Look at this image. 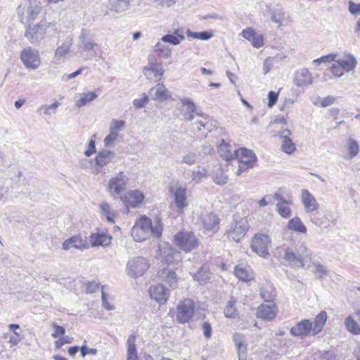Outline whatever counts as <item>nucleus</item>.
Segmentation results:
<instances>
[{
  "label": "nucleus",
  "mask_w": 360,
  "mask_h": 360,
  "mask_svg": "<svg viewBox=\"0 0 360 360\" xmlns=\"http://www.w3.org/2000/svg\"><path fill=\"white\" fill-rule=\"evenodd\" d=\"M162 225L159 219L153 222L146 217H141L131 229V236L137 242H142L148 239L150 236L159 238L162 235Z\"/></svg>",
  "instance_id": "f257e3e1"
},
{
  "label": "nucleus",
  "mask_w": 360,
  "mask_h": 360,
  "mask_svg": "<svg viewBox=\"0 0 360 360\" xmlns=\"http://www.w3.org/2000/svg\"><path fill=\"white\" fill-rule=\"evenodd\" d=\"M57 33L56 22L41 20L38 23L30 25L25 37L31 44L39 45L46 37H53Z\"/></svg>",
  "instance_id": "f03ea898"
},
{
  "label": "nucleus",
  "mask_w": 360,
  "mask_h": 360,
  "mask_svg": "<svg viewBox=\"0 0 360 360\" xmlns=\"http://www.w3.org/2000/svg\"><path fill=\"white\" fill-rule=\"evenodd\" d=\"M311 251L305 244H301L293 250L292 248L284 249L283 259L293 268H306L310 266L312 260Z\"/></svg>",
  "instance_id": "7ed1b4c3"
},
{
  "label": "nucleus",
  "mask_w": 360,
  "mask_h": 360,
  "mask_svg": "<svg viewBox=\"0 0 360 360\" xmlns=\"http://www.w3.org/2000/svg\"><path fill=\"white\" fill-rule=\"evenodd\" d=\"M248 229L249 224L245 217L234 216L233 221L227 227L226 234L229 239L238 243L245 237Z\"/></svg>",
  "instance_id": "20e7f679"
},
{
  "label": "nucleus",
  "mask_w": 360,
  "mask_h": 360,
  "mask_svg": "<svg viewBox=\"0 0 360 360\" xmlns=\"http://www.w3.org/2000/svg\"><path fill=\"white\" fill-rule=\"evenodd\" d=\"M129 179L124 172L115 174L106 185V191L113 198L124 191L129 185Z\"/></svg>",
  "instance_id": "39448f33"
},
{
  "label": "nucleus",
  "mask_w": 360,
  "mask_h": 360,
  "mask_svg": "<svg viewBox=\"0 0 360 360\" xmlns=\"http://www.w3.org/2000/svg\"><path fill=\"white\" fill-rule=\"evenodd\" d=\"M174 244L181 250L188 252L198 246V240L192 232L181 231L174 236Z\"/></svg>",
  "instance_id": "423d86ee"
},
{
  "label": "nucleus",
  "mask_w": 360,
  "mask_h": 360,
  "mask_svg": "<svg viewBox=\"0 0 360 360\" xmlns=\"http://www.w3.org/2000/svg\"><path fill=\"white\" fill-rule=\"evenodd\" d=\"M235 157L238 160V169L236 175L240 176L243 172L252 168L257 160V157L252 150L247 148H240L235 150Z\"/></svg>",
  "instance_id": "0eeeda50"
},
{
  "label": "nucleus",
  "mask_w": 360,
  "mask_h": 360,
  "mask_svg": "<svg viewBox=\"0 0 360 360\" xmlns=\"http://www.w3.org/2000/svg\"><path fill=\"white\" fill-rule=\"evenodd\" d=\"M271 239L266 234L256 233L251 241V250L258 256L266 258L269 255Z\"/></svg>",
  "instance_id": "6e6552de"
},
{
  "label": "nucleus",
  "mask_w": 360,
  "mask_h": 360,
  "mask_svg": "<svg viewBox=\"0 0 360 360\" xmlns=\"http://www.w3.org/2000/svg\"><path fill=\"white\" fill-rule=\"evenodd\" d=\"M195 310L194 302L191 299L181 301L176 307V321L180 323H188L193 318Z\"/></svg>",
  "instance_id": "1a4fd4ad"
},
{
  "label": "nucleus",
  "mask_w": 360,
  "mask_h": 360,
  "mask_svg": "<svg viewBox=\"0 0 360 360\" xmlns=\"http://www.w3.org/2000/svg\"><path fill=\"white\" fill-rule=\"evenodd\" d=\"M20 58L24 66L27 69L37 70L41 65L39 51L30 46L21 51Z\"/></svg>",
  "instance_id": "9d476101"
},
{
  "label": "nucleus",
  "mask_w": 360,
  "mask_h": 360,
  "mask_svg": "<svg viewBox=\"0 0 360 360\" xmlns=\"http://www.w3.org/2000/svg\"><path fill=\"white\" fill-rule=\"evenodd\" d=\"M148 267V262L145 258L136 257L128 261L126 271L129 276L137 278L141 276Z\"/></svg>",
  "instance_id": "9b49d317"
},
{
  "label": "nucleus",
  "mask_w": 360,
  "mask_h": 360,
  "mask_svg": "<svg viewBox=\"0 0 360 360\" xmlns=\"http://www.w3.org/2000/svg\"><path fill=\"white\" fill-rule=\"evenodd\" d=\"M169 192L174 198L177 212H184L185 208L188 206L186 197V188L180 185H174L169 188Z\"/></svg>",
  "instance_id": "f8f14e48"
},
{
  "label": "nucleus",
  "mask_w": 360,
  "mask_h": 360,
  "mask_svg": "<svg viewBox=\"0 0 360 360\" xmlns=\"http://www.w3.org/2000/svg\"><path fill=\"white\" fill-rule=\"evenodd\" d=\"M143 75L150 82H157L162 79L165 73L162 65L157 61H149L143 68Z\"/></svg>",
  "instance_id": "ddd939ff"
},
{
  "label": "nucleus",
  "mask_w": 360,
  "mask_h": 360,
  "mask_svg": "<svg viewBox=\"0 0 360 360\" xmlns=\"http://www.w3.org/2000/svg\"><path fill=\"white\" fill-rule=\"evenodd\" d=\"M158 255L168 264H174L181 259L180 252L167 243L160 244Z\"/></svg>",
  "instance_id": "4468645a"
},
{
  "label": "nucleus",
  "mask_w": 360,
  "mask_h": 360,
  "mask_svg": "<svg viewBox=\"0 0 360 360\" xmlns=\"http://www.w3.org/2000/svg\"><path fill=\"white\" fill-rule=\"evenodd\" d=\"M144 194L139 190L130 191L120 196V199L127 207H138L143 200Z\"/></svg>",
  "instance_id": "2eb2a0df"
},
{
  "label": "nucleus",
  "mask_w": 360,
  "mask_h": 360,
  "mask_svg": "<svg viewBox=\"0 0 360 360\" xmlns=\"http://www.w3.org/2000/svg\"><path fill=\"white\" fill-rule=\"evenodd\" d=\"M148 94L153 101L158 103H162L172 98V93L162 83H158L150 88Z\"/></svg>",
  "instance_id": "dca6fc26"
},
{
  "label": "nucleus",
  "mask_w": 360,
  "mask_h": 360,
  "mask_svg": "<svg viewBox=\"0 0 360 360\" xmlns=\"http://www.w3.org/2000/svg\"><path fill=\"white\" fill-rule=\"evenodd\" d=\"M290 333L295 337L305 338L313 335L312 323L309 319H303L292 326Z\"/></svg>",
  "instance_id": "f3484780"
},
{
  "label": "nucleus",
  "mask_w": 360,
  "mask_h": 360,
  "mask_svg": "<svg viewBox=\"0 0 360 360\" xmlns=\"http://www.w3.org/2000/svg\"><path fill=\"white\" fill-rule=\"evenodd\" d=\"M22 6H27V15L31 20L35 19L41 11V4L37 0H23L17 8L19 14L24 12V8H22Z\"/></svg>",
  "instance_id": "a211bd4d"
},
{
  "label": "nucleus",
  "mask_w": 360,
  "mask_h": 360,
  "mask_svg": "<svg viewBox=\"0 0 360 360\" xmlns=\"http://www.w3.org/2000/svg\"><path fill=\"white\" fill-rule=\"evenodd\" d=\"M301 201L307 213L315 212L319 208L316 199L307 189H302L301 191Z\"/></svg>",
  "instance_id": "6ab92c4d"
},
{
  "label": "nucleus",
  "mask_w": 360,
  "mask_h": 360,
  "mask_svg": "<svg viewBox=\"0 0 360 360\" xmlns=\"http://www.w3.org/2000/svg\"><path fill=\"white\" fill-rule=\"evenodd\" d=\"M219 222V218L211 212L202 214L200 217V225L206 231H217Z\"/></svg>",
  "instance_id": "aec40b11"
},
{
  "label": "nucleus",
  "mask_w": 360,
  "mask_h": 360,
  "mask_svg": "<svg viewBox=\"0 0 360 360\" xmlns=\"http://www.w3.org/2000/svg\"><path fill=\"white\" fill-rule=\"evenodd\" d=\"M150 297L160 304H165L169 296V292L164 285L158 284L150 288Z\"/></svg>",
  "instance_id": "412c9836"
},
{
  "label": "nucleus",
  "mask_w": 360,
  "mask_h": 360,
  "mask_svg": "<svg viewBox=\"0 0 360 360\" xmlns=\"http://www.w3.org/2000/svg\"><path fill=\"white\" fill-rule=\"evenodd\" d=\"M98 97V94L96 91H86L82 93L77 94L75 96V107L81 108L94 101Z\"/></svg>",
  "instance_id": "4be33fe9"
},
{
  "label": "nucleus",
  "mask_w": 360,
  "mask_h": 360,
  "mask_svg": "<svg viewBox=\"0 0 360 360\" xmlns=\"http://www.w3.org/2000/svg\"><path fill=\"white\" fill-rule=\"evenodd\" d=\"M291 131L289 129H285L281 132V149L286 154L291 155L296 150V146L292 139L289 137Z\"/></svg>",
  "instance_id": "5701e85b"
},
{
  "label": "nucleus",
  "mask_w": 360,
  "mask_h": 360,
  "mask_svg": "<svg viewBox=\"0 0 360 360\" xmlns=\"http://www.w3.org/2000/svg\"><path fill=\"white\" fill-rule=\"evenodd\" d=\"M112 237L103 232L92 233L89 236V241L92 247L107 246L111 243Z\"/></svg>",
  "instance_id": "b1692460"
},
{
  "label": "nucleus",
  "mask_w": 360,
  "mask_h": 360,
  "mask_svg": "<svg viewBox=\"0 0 360 360\" xmlns=\"http://www.w3.org/2000/svg\"><path fill=\"white\" fill-rule=\"evenodd\" d=\"M182 106L186 107V110H183V116L187 121H192L194 118V113L201 115L200 113L196 112V105L194 102L188 98H180Z\"/></svg>",
  "instance_id": "393cba45"
},
{
  "label": "nucleus",
  "mask_w": 360,
  "mask_h": 360,
  "mask_svg": "<svg viewBox=\"0 0 360 360\" xmlns=\"http://www.w3.org/2000/svg\"><path fill=\"white\" fill-rule=\"evenodd\" d=\"M234 274L239 280L244 282H248L254 278V274L250 266L243 264L235 266Z\"/></svg>",
  "instance_id": "a878e982"
},
{
  "label": "nucleus",
  "mask_w": 360,
  "mask_h": 360,
  "mask_svg": "<svg viewBox=\"0 0 360 360\" xmlns=\"http://www.w3.org/2000/svg\"><path fill=\"white\" fill-rule=\"evenodd\" d=\"M277 308L274 304H261L257 308V316L264 320H272L276 315Z\"/></svg>",
  "instance_id": "bb28decb"
},
{
  "label": "nucleus",
  "mask_w": 360,
  "mask_h": 360,
  "mask_svg": "<svg viewBox=\"0 0 360 360\" xmlns=\"http://www.w3.org/2000/svg\"><path fill=\"white\" fill-rule=\"evenodd\" d=\"M63 248L64 250L71 248L83 250L89 248V244L86 240L75 236L65 240L63 243Z\"/></svg>",
  "instance_id": "cd10ccee"
},
{
  "label": "nucleus",
  "mask_w": 360,
  "mask_h": 360,
  "mask_svg": "<svg viewBox=\"0 0 360 360\" xmlns=\"http://www.w3.org/2000/svg\"><path fill=\"white\" fill-rule=\"evenodd\" d=\"M115 157V154L113 151L109 150H102L98 151L95 157V163L97 167L102 168L107 165Z\"/></svg>",
  "instance_id": "c85d7f7f"
},
{
  "label": "nucleus",
  "mask_w": 360,
  "mask_h": 360,
  "mask_svg": "<svg viewBox=\"0 0 360 360\" xmlns=\"http://www.w3.org/2000/svg\"><path fill=\"white\" fill-rule=\"evenodd\" d=\"M345 149L347 153L343 155V158L346 160H350L359 154L360 151V146L357 141L353 138H349L347 140Z\"/></svg>",
  "instance_id": "c756f323"
},
{
  "label": "nucleus",
  "mask_w": 360,
  "mask_h": 360,
  "mask_svg": "<svg viewBox=\"0 0 360 360\" xmlns=\"http://www.w3.org/2000/svg\"><path fill=\"white\" fill-rule=\"evenodd\" d=\"M71 46L72 42L70 41H65L59 46L54 53L53 62L55 64L64 62V57L70 53Z\"/></svg>",
  "instance_id": "7c9ffc66"
},
{
  "label": "nucleus",
  "mask_w": 360,
  "mask_h": 360,
  "mask_svg": "<svg viewBox=\"0 0 360 360\" xmlns=\"http://www.w3.org/2000/svg\"><path fill=\"white\" fill-rule=\"evenodd\" d=\"M334 61L339 63L343 70L347 72L354 71L357 65V60L352 54L345 55L338 59L335 58Z\"/></svg>",
  "instance_id": "2f4dec72"
},
{
  "label": "nucleus",
  "mask_w": 360,
  "mask_h": 360,
  "mask_svg": "<svg viewBox=\"0 0 360 360\" xmlns=\"http://www.w3.org/2000/svg\"><path fill=\"white\" fill-rule=\"evenodd\" d=\"M313 79L311 74L308 69L302 68L295 73V83L297 86H301L312 84Z\"/></svg>",
  "instance_id": "473e14b6"
},
{
  "label": "nucleus",
  "mask_w": 360,
  "mask_h": 360,
  "mask_svg": "<svg viewBox=\"0 0 360 360\" xmlns=\"http://www.w3.org/2000/svg\"><path fill=\"white\" fill-rule=\"evenodd\" d=\"M185 37L182 29H175L172 34H167L161 37L160 40L165 43H169L172 45H178Z\"/></svg>",
  "instance_id": "72a5a7b5"
},
{
  "label": "nucleus",
  "mask_w": 360,
  "mask_h": 360,
  "mask_svg": "<svg viewBox=\"0 0 360 360\" xmlns=\"http://www.w3.org/2000/svg\"><path fill=\"white\" fill-rule=\"evenodd\" d=\"M287 228L288 230L298 233L305 234L307 231V226L298 217H295L290 219L288 222Z\"/></svg>",
  "instance_id": "f704fd0d"
},
{
  "label": "nucleus",
  "mask_w": 360,
  "mask_h": 360,
  "mask_svg": "<svg viewBox=\"0 0 360 360\" xmlns=\"http://www.w3.org/2000/svg\"><path fill=\"white\" fill-rule=\"evenodd\" d=\"M327 319L328 315L325 311H321L316 316L314 325L312 324L313 336L322 331Z\"/></svg>",
  "instance_id": "c9c22d12"
},
{
  "label": "nucleus",
  "mask_w": 360,
  "mask_h": 360,
  "mask_svg": "<svg viewBox=\"0 0 360 360\" xmlns=\"http://www.w3.org/2000/svg\"><path fill=\"white\" fill-rule=\"evenodd\" d=\"M159 277L162 281L169 284L171 288H175L176 286L178 278L174 271L167 268L164 269L159 273Z\"/></svg>",
  "instance_id": "e433bc0d"
},
{
  "label": "nucleus",
  "mask_w": 360,
  "mask_h": 360,
  "mask_svg": "<svg viewBox=\"0 0 360 360\" xmlns=\"http://www.w3.org/2000/svg\"><path fill=\"white\" fill-rule=\"evenodd\" d=\"M136 336L133 334L130 335L127 340V360H137L138 352L136 350Z\"/></svg>",
  "instance_id": "4c0bfd02"
},
{
  "label": "nucleus",
  "mask_w": 360,
  "mask_h": 360,
  "mask_svg": "<svg viewBox=\"0 0 360 360\" xmlns=\"http://www.w3.org/2000/svg\"><path fill=\"white\" fill-rule=\"evenodd\" d=\"M235 150H233L230 144L226 143L224 140L221 141L218 147L220 156L225 160H232L235 157Z\"/></svg>",
  "instance_id": "58836bf2"
},
{
  "label": "nucleus",
  "mask_w": 360,
  "mask_h": 360,
  "mask_svg": "<svg viewBox=\"0 0 360 360\" xmlns=\"http://www.w3.org/2000/svg\"><path fill=\"white\" fill-rule=\"evenodd\" d=\"M193 279L200 284H204L211 278V273L209 268L203 265L193 274Z\"/></svg>",
  "instance_id": "ea45409f"
},
{
  "label": "nucleus",
  "mask_w": 360,
  "mask_h": 360,
  "mask_svg": "<svg viewBox=\"0 0 360 360\" xmlns=\"http://www.w3.org/2000/svg\"><path fill=\"white\" fill-rule=\"evenodd\" d=\"M60 105V103L56 101L49 105H42L38 108L37 113H39V115H41L43 117H50L53 114H55V111Z\"/></svg>",
  "instance_id": "a19ab883"
},
{
  "label": "nucleus",
  "mask_w": 360,
  "mask_h": 360,
  "mask_svg": "<svg viewBox=\"0 0 360 360\" xmlns=\"http://www.w3.org/2000/svg\"><path fill=\"white\" fill-rule=\"evenodd\" d=\"M131 0H109L110 10L117 13L127 11L129 8Z\"/></svg>",
  "instance_id": "79ce46f5"
},
{
  "label": "nucleus",
  "mask_w": 360,
  "mask_h": 360,
  "mask_svg": "<svg viewBox=\"0 0 360 360\" xmlns=\"http://www.w3.org/2000/svg\"><path fill=\"white\" fill-rule=\"evenodd\" d=\"M285 12L281 6H277L271 11V20L276 24L278 27L282 25L284 20Z\"/></svg>",
  "instance_id": "37998d69"
},
{
  "label": "nucleus",
  "mask_w": 360,
  "mask_h": 360,
  "mask_svg": "<svg viewBox=\"0 0 360 360\" xmlns=\"http://www.w3.org/2000/svg\"><path fill=\"white\" fill-rule=\"evenodd\" d=\"M261 297L266 302H272L276 297V291L271 285L263 286L260 288Z\"/></svg>",
  "instance_id": "c03bdc74"
},
{
  "label": "nucleus",
  "mask_w": 360,
  "mask_h": 360,
  "mask_svg": "<svg viewBox=\"0 0 360 360\" xmlns=\"http://www.w3.org/2000/svg\"><path fill=\"white\" fill-rule=\"evenodd\" d=\"M346 329L353 335H360V326L352 316H347L345 320Z\"/></svg>",
  "instance_id": "a18cd8bd"
},
{
  "label": "nucleus",
  "mask_w": 360,
  "mask_h": 360,
  "mask_svg": "<svg viewBox=\"0 0 360 360\" xmlns=\"http://www.w3.org/2000/svg\"><path fill=\"white\" fill-rule=\"evenodd\" d=\"M207 174V170L205 167L198 166L192 172V181L195 184H199L206 179Z\"/></svg>",
  "instance_id": "49530a36"
},
{
  "label": "nucleus",
  "mask_w": 360,
  "mask_h": 360,
  "mask_svg": "<svg viewBox=\"0 0 360 360\" xmlns=\"http://www.w3.org/2000/svg\"><path fill=\"white\" fill-rule=\"evenodd\" d=\"M99 207L101 213L105 217L108 221L113 224L115 222V212L111 209L110 205L108 202H103L100 204Z\"/></svg>",
  "instance_id": "de8ad7c7"
},
{
  "label": "nucleus",
  "mask_w": 360,
  "mask_h": 360,
  "mask_svg": "<svg viewBox=\"0 0 360 360\" xmlns=\"http://www.w3.org/2000/svg\"><path fill=\"white\" fill-rule=\"evenodd\" d=\"M236 300H230L227 302L224 309V315L227 318H236L238 316V310L236 307Z\"/></svg>",
  "instance_id": "09e8293b"
},
{
  "label": "nucleus",
  "mask_w": 360,
  "mask_h": 360,
  "mask_svg": "<svg viewBox=\"0 0 360 360\" xmlns=\"http://www.w3.org/2000/svg\"><path fill=\"white\" fill-rule=\"evenodd\" d=\"M155 51L161 58L167 59L172 56V50L169 46H163L160 43L155 45Z\"/></svg>",
  "instance_id": "8fccbe9b"
},
{
  "label": "nucleus",
  "mask_w": 360,
  "mask_h": 360,
  "mask_svg": "<svg viewBox=\"0 0 360 360\" xmlns=\"http://www.w3.org/2000/svg\"><path fill=\"white\" fill-rule=\"evenodd\" d=\"M228 176L221 170L220 167H218L213 177L214 182L217 185L222 186L228 182Z\"/></svg>",
  "instance_id": "3c124183"
},
{
  "label": "nucleus",
  "mask_w": 360,
  "mask_h": 360,
  "mask_svg": "<svg viewBox=\"0 0 360 360\" xmlns=\"http://www.w3.org/2000/svg\"><path fill=\"white\" fill-rule=\"evenodd\" d=\"M83 49L86 51H92L94 53L93 55L94 58L100 57L99 53L101 51V46L98 44L94 43L92 40L84 41Z\"/></svg>",
  "instance_id": "603ef678"
},
{
  "label": "nucleus",
  "mask_w": 360,
  "mask_h": 360,
  "mask_svg": "<svg viewBox=\"0 0 360 360\" xmlns=\"http://www.w3.org/2000/svg\"><path fill=\"white\" fill-rule=\"evenodd\" d=\"M313 272L319 279H323L328 274V270L326 266L321 263H313Z\"/></svg>",
  "instance_id": "864d4df0"
},
{
  "label": "nucleus",
  "mask_w": 360,
  "mask_h": 360,
  "mask_svg": "<svg viewBox=\"0 0 360 360\" xmlns=\"http://www.w3.org/2000/svg\"><path fill=\"white\" fill-rule=\"evenodd\" d=\"M289 204L276 203V207L278 214L283 218H289L292 215V210Z\"/></svg>",
  "instance_id": "5fc2aeb1"
},
{
  "label": "nucleus",
  "mask_w": 360,
  "mask_h": 360,
  "mask_svg": "<svg viewBox=\"0 0 360 360\" xmlns=\"http://www.w3.org/2000/svg\"><path fill=\"white\" fill-rule=\"evenodd\" d=\"M186 36L188 37H191L193 39H198L202 40H207L212 37V34L208 32H193L190 30H188L186 32Z\"/></svg>",
  "instance_id": "6e6d98bb"
},
{
  "label": "nucleus",
  "mask_w": 360,
  "mask_h": 360,
  "mask_svg": "<svg viewBox=\"0 0 360 360\" xmlns=\"http://www.w3.org/2000/svg\"><path fill=\"white\" fill-rule=\"evenodd\" d=\"M126 122L121 120L112 119L109 127V131L118 133L124 129Z\"/></svg>",
  "instance_id": "4d7b16f0"
},
{
  "label": "nucleus",
  "mask_w": 360,
  "mask_h": 360,
  "mask_svg": "<svg viewBox=\"0 0 360 360\" xmlns=\"http://www.w3.org/2000/svg\"><path fill=\"white\" fill-rule=\"evenodd\" d=\"M104 288L105 286H102L101 289L102 305L105 309L108 311L113 310L115 307L109 302L110 296L105 292Z\"/></svg>",
  "instance_id": "13d9d810"
},
{
  "label": "nucleus",
  "mask_w": 360,
  "mask_h": 360,
  "mask_svg": "<svg viewBox=\"0 0 360 360\" xmlns=\"http://www.w3.org/2000/svg\"><path fill=\"white\" fill-rule=\"evenodd\" d=\"M119 133L109 131V134L105 137L103 143L105 147H110L113 146L115 141L117 139Z\"/></svg>",
  "instance_id": "bf43d9fd"
},
{
  "label": "nucleus",
  "mask_w": 360,
  "mask_h": 360,
  "mask_svg": "<svg viewBox=\"0 0 360 360\" xmlns=\"http://www.w3.org/2000/svg\"><path fill=\"white\" fill-rule=\"evenodd\" d=\"M149 102V98L146 94H141V98H136L133 101V105L136 109L143 108Z\"/></svg>",
  "instance_id": "052dcab7"
},
{
  "label": "nucleus",
  "mask_w": 360,
  "mask_h": 360,
  "mask_svg": "<svg viewBox=\"0 0 360 360\" xmlns=\"http://www.w3.org/2000/svg\"><path fill=\"white\" fill-rule=\"evenodd\" d=\"M233 340L236 347L247 345L246 336L242 333H234L233 335Z\"/></svg>",
  "instance_id": "680f3d73"
},
{
  "label": "nucleus",
  "mask_w": 360,
  "mask_h": 360,
  "mask_svg": "<svg viewBox=\"0 0 360 360\" xmlns=\"http://www.w3.org/2000/svg\"><path fill=\"white\" fill-rule=\"evenodd\" d=\"M197 159V155L195 153L189 152L182 157L181 162L188 165L195 164Z\"/></svg>",
  "instance_id": "e2e57ef3"
},
{
  "label": "nucleus",
  "mask_w": 360,
  "mask_h": 360,
  "mask_svg": "<svg viewBox=\"0 0 360 360\" xmlns=\"http://www.w3.org/2000/svg\"><path fill=\"white\" fill-rule=\"evenodd\" d=\"M250 42L253 47L257 49L261 48L264 45L263 35L256 32Z\"/></svg>",
  "instance_id": "0e129e2a"
},
{
  "label": "nucleus",
  "mask_w": 360,
  "mask_h": 360,
  "mask_svg": "<svg viewBox=\"0 0 360 360\" xmlns=\"http://www.w3.org/2000/svg\"><path fill=\"white\" fill-rule=\"evenodd\" d=\"M248 345H243L240 346H237V353H238V360H246L247 356H248Z\"/></svg>",
  "instance_id": "69168bd1"
},
{
  "label": "nucleus",
  "mask_w": 360,
  "mask_h": 360,
  "mask_svg": "<svg viewBox=\"0 0 360 360\" xmlns=\"http://www.w3.org/2000/svg\"><path fill=\"white\" fill-rule=\"evenodd\" d=\"M311 222L314 224L316 226L321 227V228H328L330 224L328 221H326V217H324L323 218H319L316 217H314L311 219Z\"/></svg>",
  "instance_id": "338daca9"
},
{
  "label": "nucleus",
  "mask_w": 360,
  "mask_h": 360,
  "mask_svg": "<svg viewBox=\"0 0 360 360\" xmlns=\"http://www.w3.org/2000/svg\"><path fill=\"white\" fill-rule=\"evenodd\" d=\"M330 71L334 76L341 77L344 75L345 70L339 63H337L332 65L330 67Z\"/></svg>",
  "instance_id": "774afa93"
}]
</instances>
